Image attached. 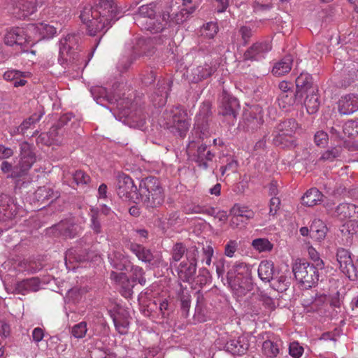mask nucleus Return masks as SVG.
I'll return each instance as SVG.
<instances>
[{"mask_svg":"<svg viewBox=\"0 0 358 358\" xmlns=\"http://www.w3.org/2000/svg\"><path fill=\"white\" fill-rule=\"evenodd\" d=\"M118 13L114 0H99L95 8L85 6L81 10L80 18L86 24L89 35L96 36L106 33L112 23L118 20Z\"/></svg>","mask_w":358,"mask_h":358,"instance_id":"nucleus-1","label":"nucleus"},{"mask_svg":"<svg viewBox=\"0 0 358 358\" xmlns=\"http://www.w3.org/2000/svg\"><path fill=\"white\" fill-rule=\"evenodd\" d=\"M252 270V266L236 262L227 271V283L238 296H245L253 289Z\"/></svg>","mask_w":358,"mask_h":358,"instance_id":"nucleus-2","label":"nucleus"},{"mask_svg":"<svg viewBox=\"0 0 358 358\" xmlns=\"http://www.w3.org/2000/svg\"><path fill=\"white\" fill-rule=\"evenodd\" d=\"M137 203H142L147 209H154L164 201V191L158 178L150 176L143 178L139 185Z\"/></svg>","mask_w":358,"mask_h":358,"instance_id":"nucleus-3","label":"nucleus"},{"mask_svg":"<svg viewBox=\"0 0 358 358\" xmlns=\"http://www.w3.org/2000/svg\"><path fill=\"white\" fill-rule=\"evenodd\" d=\"M298 124L294 119H287L279 122L273 132V143L281 148H293L296 145L294 136Z\"/></svg>","mask_w":358,"mask_h":358,"instance_id":"nucleus-4","label":"nucleus"},{"mask_svg":"<svg viewBox=\"0 0 358 358\" xmlns=\"http://www.w3.org/2000/svg\"><path fill=\"white\" fill-rule=\"evenodd\" d=\"M323 268L301 259L296 260L292 266L295 279L305 289L311 288L317 284L320 271Z\"/></svg>","mask_w":358,"mask_h":358,"instance_id":"nucleus-5","label":"nucleus"},{"mask_svg":"<svg viewBox=\"0 0 358 358\" xmlns=\"http://www.w3.org/2000/svg\"><path fill=\"white\" fill-rule=\"evenodd\" d=\"M163 118L164 127L171 129L172 132H177L182 138L185 136L190 127V122L187 113L184 109L180 106L173 107L164 113Z\"/></svg>","mask_w":358,"mask_h":358,"instance_id":"nucleus-6","label":"nucleus"},{"mask_svg":"<svg viewBox=\"0 0 358 358\" xmlns=\"http://www.w3.org/2000/svg\"><path fill=\"white\" fill-rule=\"evenodd\" d=\"M158 10L157 3L155 2L141 6L134 15L135 23L141 29L156 34L155 24L158 22L159 15H157Z\"/></svg>","mask_w":358,"mask_h":358,"instance_id":"nucleus-7","label":"nucleus"},{"mask_svg":"<svg viewBox=\"0 0 358 358\" xmlns=\"http://www.w3.org/2000/svg\"><path fill=\"white\" fill-rule=\"evenodd\" d=\"M21 206L16 199L6 194L0 195V229H7L14 225L15 217Z\"/></svg>","mask_w":358,"mask_h":358,"instance_id":"nucleus-8","label":"nucleus"},{"mask_svg":"<svg viewBox=\"0 0 358 358\" xmlns=\"http://www.w3.org/2000/svg\"><path fill=\"white\" fill-rule=\"evenodd\" d=\"M199 254V250L195 245L189 247L187 259L181 262L176 267L178 276L183 282H189L193 280L196 271Z\"/></svg>","mask_w":358,"mask_h":358,"instance_id":"nucleus-9","label":"nucleus"},{"mask_svg":"<svg viewBox=\"0 0 358 358\" xmlns=\"http://www.w3.org/2000/svg\"><path fill=\"white\" fill-rule=\"evenodd\" d=\"M240 109L238 99L223 90L220 99L218 114L223 116L227 121L234 123L236 120Z\"/></svg>","mask_w":358,"mask_h":358,"instance_id":"nucleus-10","label":"nucleus"},{"mask_svg":"<svg viewBox=\"0 0 358 358\" xmlns=\"http://www.w3.org/2000/svg\"><path fill=\"white\" fill-rule=\"evenodd\" d=\"M28 33L23 28H12L4 36V45L10 47L15 46L18 50L22 52L27 51L31 41V36L27 35Z\"/></svg>","mask_w":358,"mask_h":358,"instance_id":"nucleus-11","label":"nucleus"},{"mask_svg":"<svg viewBox=\"0 0 358 358\" xmlns=\"http://www.w3.org/2000/svg\"><path fill=\"white\" fill-rule=\"evenodd\" d=\"M116 191L120 198L137 203L138 189L128 175L121 173L117 176Z\"/></svg>","mask_w":358,"mask_h":358,"instance_id":"nucleus-12","label":"nucleus"},{"mask_svg":"<svg viewBox=\"0 0 358 358\" xmlns=\"http://www.w3.org/2000/svg\"><path fill=\"white\" fill-rule=\"evenodd\" d=\"M10 10L18 18H24L35 13L45 0H7Z\"/></svg>","mask_w":358,"mask_h":358,"instance_id":"nucleus-13","label":"nucleus"},{"mask_svg":"<svg viewBox=\"0 0 358 358\" xmlns=\"http://www.w3.org/2000/svg\"><path fill=\"white\" fill-rule=\"evenodd\" d=\"M229 226L232 229L245 227L255 217V212L248 206L235 203L230 210Z\"/></svg>","mask_w":358,"mask_h":358,"instance_id":"nucleus-14","label":"nucleus"},{"mask_svg":"<svg viewBox=\"0 0 358 358\" xmlns=\"http://www.w3.org/2000/svg\"><path fill=\"white\" fill-rule=\"evenodd\" d=\"M81 228L71 220L61 221L47 229V234L55 236H62L65 238H73L80 233Z\"/></svg>","mask_w":358,"mask_h":358,"instance_id":"nucleus-15","label":"nucleus"},{"mask_svg":"<svg viewBox=\"0 0 358 358\" xmlns=\"http://www.w3.org/2000/svg\"><path fill=\"white\" fill-rule=\"evenodd\" d=\"M108 313L113 319L117 331L121 334H127L129 325V312L122 306L115 305L108 310Z\"/></svg>","mask_w":358,"mask_h":358,"instance_id":"nucleus-16","label":"nucleus"},{"mask_svg":"<svg viewBox=\"0 0 358 358\" xmlns=\"http://www.w3.org/2000/svg\"><path fill=\"white\" fill-rule=\"evenodd\" d=\"M336 259L340 269L345 275L349 278L356 276L357 268L348 250L338 248L336 251Z\"/></svg>","mask_w":358,"mask_h":358,"instance_id":"nucleus-17","label":"nucleus"},{"mask_svg":"<svg viewBox=\"0 0 358 358\" xmlns=\"http://www.w3.org/2000/svg\"><path fill=\"white\" fill-rule=\"evenodd\" d=\"M210 136V131L208 128V120H196V127L194 128V134L192 137L187 145V149L189 151L193 150L197 145H199L205 138H208Z\"/></svg>","mask_w":358,"mask_h":358,"instance_id":"nucleus-18","label":"nucleus"},{"mask_svg":"<svg viewBox=\"0 0 358 358\" xmlns=\"http://www.w3.org/2000/svg\"><path fill=\"white\" fill-rule=\"evenodd\" d=\"M215 157V154L208 150L206 144L201 143L197 146L196 152L193 154L192 160L199 169L206 170Z\"/></svg>","mask_w":358,"mask_h":358,"instance_id":"nucleus-19","label":"nucleus"},{"mask_svg":"<svg viewBox=\"0 0 358 358\" xmlns=\"http://www.w3.org/2000/svg\"><path fill=\"white\" fill-rule=\"evenodd\" d=\"M271 50V45L266 41L256 42L250 46L243 54L244 61H259Z\"/></svg>","mask_w":358,"mask_h":358,"instance_id":"nucleus-20","label":"nucleus"},{"mask_svg":"<svg viewBox=\"0 0 358 358\" xmlns=\"http://www.w3.org/2000/svg\"><path fill=\"white\" fill-rule=\"evenodd\" d=\"M340 114L349 115L358 110V95L349 94L341 96L338 102Z\"/></svg>","mask_w":358,"mask_h":358,"instance_id":"nucleus-21","label":"nucleus"},{"mask_svg":"<svg viewBox=\"0 0 358 358\" xmlns=\"http://www.w3.org/2000/svg\"><path fill=\"white\" fill-rule=\"evenodd\" d=\"M173 20H174V12L172 13L171 5L167 4L159 12L158 22H156L155 24L156 34L162 32L167 28L174 26L175 24H173Z\"/></svg>","mask_w":358,"mask_h":358,"instance_id":"nucleus-22","label":"nucleus"},{"mask_svg":"<svg viewBox=\"0 0 358 358\" xmlns=\"http://www.w3.org/2000/svg\"><path fill=\"white\" fill-rule=\"evenodd\" d=\"M108 259L113 268L117 271H127L131 266L129 257L119 250H113L109 252Z\"/></svg>","mask_w":358,"mask_h":358,"instance_id":"nucleus-23","label":"nucleus"},{"mask_svg":"<svg viewBox=\"0 0 358 358\" xmlns=\"http://www.w3.org/2000/svg\"><path fill=\"white\" fill-rule=\"evenodd\" d=\"M157 90L152 95L151 101L155 106L161 107L166 103L170 83L167 80H159Z\"/></svg>","mask_w":358,"mask_h":358,"instance_id":"nucleus-24","label":"nucleus"},{"mask_svg":"<svg viewBox=\"0 0 358 358\" xmlns=\"http://www.w3.org/2000/svg\"><path fill=\"white\" fill-rule=\"evenodd\" d=\"M40 287L38 278H31L17 282L14 287V293L24 295L29 292H36Z\"/></svg>","mask_w":358,"mask_h":358,"instance_id":"nucleus-25","label":"nucleus"},{"mask_svg":"<svg viewBox=\"0 0 358 358\" xmlns=\"http://www.w3.org/2000/svg\"><path fill=\"white\" fill-rule=\"evenodd\" d=\"M127 248L143 262L151 264L154 259L152 251L141 244L131 242Z\"/></svg>","mask_w":358,"mask_h":358,"instance_id":"nucleus-26","label":"nucleus"},{"mask_svg":"<svg viewBox=\"0 0 358 358\" xmlns=\"http://www.w3.org/2000/svg\"><path fill=\"white\" fill-rule=\"evenodd\" d=\"M302 94L297 92H280L278 98V105L280 108L288 110L289 108L297 102L301 101Z\"/></svg>","mask_w":358,"mask_h":358,"instance_id":"nucleus-27","label":"nucleus"},{"mask_svg":"<svg viewBox=\"0 0 358 358\" xmlns=\"http://www.w3.org/2000/svg\"><path fill=\"white\" fill-rule=\"evenodd\" d=\"M245 121L248 127L252 129L259 127L264 122L262 108L258 106L252 107L249 113L245 114Z\"/></svg>","mask_w":358,"mask_h":358,"instance_id":"nucleus-28","label":"nucleus"},{"mask_svg":"<svg viewBox=\"0 0 358 358\" xmlns=\"http://www.w3.org/2000/svg\"><path fill=\"white\" fill-rule=\"evenodd\" d=\"M78 36L76 34H68L60 41L59 57L65 61H68V57L70 55H74L71 52L73 49V45L77 43Z\"/></svg>","mask_w":358,"mask_h":358,"instance_id":"nucleus-29","label":"nucleus"},{"mask_svg":"<svg viewBox=\"0 0 358 358\" xmlns=\"http://www.w3.org/2000/svg\"><path fill=\"white\" fill-rule=\"evenodd\" d=\"M249 347V344L244 338H238L228 341L225 345L226 350L233 355H244Z\"/></svg>","mask_w":358,"mask_h":358,"instance_id":"nucleus-30","label":"nucleus"},{"mask_svg":"<svg viewBox=\"0 0 358 358\" xmlns=\"http://www.w3.org/2000/svg\"><path fill=\"white\" fill-rule=\"evenodd\" d=\"M27 31L29 33H38L42 38H51L56 33V29L50 24L41 23L40 24H31L27 28Z\"/></svg>","mask_w":358,"mask_h":358,"instance_id":"nucleus-31","label":"nucleus"},{"mask_svg":"<svg viewBox=\"0 0 358 358\" xmlns=\"http://www.w3.org/2000/svg\"><path fill=\"white\" fill-rule=\"evenodd\" d=\"M258 275L259 278L266 282H269L273 280L275 275L274 265L271 261H262L258 267Z\"/></svg>","mask_w":358,"mask_h":358,"instance_id":"nucleus-32","label":"nucleus"},{"mask_svg":"<svg viewBox=\"0 0 358 358\" xmlns=\"http://www.w3.org/2000/svg\"><path fill=\"white\" fill-rule=\"evenodd\" d=\"M293 58L290 55L285 56L279 62H276L272 69V73L276 76H282L288 73L292 66Z\"/></svg>","mask_w":358,"mask_h":358,"instance_id":"nucleus-33","label":"nucleus"},{"mask_svg":"<svg viewBox=\"0 0 358 358\" xmlns=\"http://www.w3.org/2000/svg\"><path fill=\"white\" fill-rule=\"evenodd\" d=\"M26 76L27 73L25 72L10 69L3 73V77L5 80L13 82L14 87H18L26 85L27 80H24Z\"/></svg>","mask_w":358,"mask_h":358,"instance_id":"nucleus-34","label":"nucleus"},{"mask_svg":"<svg viewBox=\"0 0 358 358\" xmlns=\"http://www.w3.org/2000/svg\"><path fill=\"white\" fill-rule=\"evenodd\" d=\"M357 206L354 204L343 203H340L335 210L334 215L341 220L354 217L356 213Z\"/></svg>","mask_w":358,"mask_h":358,"instance_id":"nucleus-35","label":"nucleus"},{"mask_svg":"<svg viewBox=\"0 0 358 358\" xmlns=\"http://www.w3.org/2000/svg\"><path fill=\"white\" fill-rule=\"evenodd\" d=\"M281 345L280 340H266L262 344V353L269 358L276 357L280 352Z\"/></svg>","mask_w":358,"mask_h":358,"instance_id":"nucleus-36","label":"nucleus"},{"mask_svg":"<svg viewBox=\"0 0 358 358\" xmlns=\"http://www.w3.org/2000/svg\"><path fill=\"white\" fill-rule=\"evenodd\" d=\"M57 197V192L55 194L53 190L49 187H40L34 192V199L41 204H45L50 199L52 201L54 198Z\"/></svg>","mask_w":358,"mask_h":358,"instance_id":"nucleus-37","label":"nucleus"},{"mask_svg":"<svg viewBox=\"0 0 358 358\" xmlns=\"http://www.w3.org/2000/svg\"><path fill=\"white\" fill-rule=\"evenodd\" d=\"M323 194L317 189L311 188L302 197V203L307 206H313L320 203Z\"/></svg>","mask_w":358,"mask_h":358,"instance_id":"nucleus-38","label":"nucleus"},{"mask_svg":"<svg viewBox=\"0 0 358 358\" xmlns=\"http://www.w3.org/2000/svg\"><path fill=\"white\" fill-rule=\"evenodd\" d=\"M313 78L308 73H301L296 79L297 93L302 94L312 87Z\"/></svg>","mask_w":358,"mask_h":358,"instance_id":"nucleus-39","label":"nucleus"},{"mask_svg":"<svg viewBox=\"0 0 358 358\" xmlns=\"http://www.w3.org/2000/svg\"><path fill=\"white\" fill-rule=\"evenodd\" d=\"M327 227L322 221L315 220L310 229V236L318 241L323 240L327 234Z\"/></svg>","mask_w":358,"mask_h":358,"instance_id":"nucleus-40","label":"nucleus"},{"mask_svg":"<svg viewBox=\"0 0 358 358\" xmlns=\"http://www.w3.org/2000/svg\"><path fill=\"white\" fill-rule=\"evenodd\" d=\"M189 250V248H187L182 243H176L171 250V258L170 259V266L173 267L176 266V263L178 262L182 257L185 255L187 258V252Z\"/></svg>","mask_w":358,"mask_h":358,"instance_id":"nucleus-41","label":"nucleus"},{"mask_svg":"<svg viewBox=\"0 0 358 358\" xmlns=\"http://www.w3.org/2000/svg\"><path fill=\"white\" fill-rule=\"evenodd\" d=\"M35 162L36 158L24 159L20 157L18 164L15 166V169L13 171V177L17 178L24 175L31 168Z\"/></svg>","mask_w":358,"mask_h":358,"instance_id":"nucleus-42","label":"nucleus"},{"mask_svg":"<svg viewBox=\"0 0 358 358\" xmlns=\"http://www.w3.org/2000/svg\"><path fill=\"white\" fill-rule=\"evenodd\" d=\"M91 93L96 103L101 105H103L104 101H106L110 103H113L117 101V99L110 96L108 94L106 89L102 87H96L92 88L91 90Z\"/></svg>","mask_w":358,"mask_h":358,"instance_id":"nucleus-43","label":"nucleus"},{"mask_svg":"<svg viewBox=\"0 0 358 358\" xmlns=\"http://www.w3.org/2000/svg\"><path fill=\"white\" fill-rule=\"evenodd\" d=\"M44 115V112L40 111L39 113H35L32 115H31L27 119H25L21 124L16 128V131L14 133L22 134H24L25 131L31 128V125L37 123L41 119L43 115Z\"/></svg>","mask_w":358,"mask_h":358,"instance_id":"nucleus-44","label":"nucleus"},{"mask_svg":"<svg viewBox=\"0 0 358 358\" xmlns=\"http://www.w3.org/2000/svg\"><path fill=\"white\" fill-rule=\"evenodd\" d=\"M62 133L63 129L62 126L58 124L57 125H53L47 134H41L39 138L44 139L45 136H48L49 140L48 141L45 142V143H59L62 142L61 135Z\"/></svg>","mask_w":358,"mask_h":358,"instance_id":"nucleus-45","label":"nucleus"},{"mask_svg":"<svg viewBox=\"0 0 358 358\" xmlns=\"http://www.w3.org/2000/svg\"><path fill=\"white\" fill-rule=\"evenodd\" d=\"M90 217V227L93 231L94 234H99L102 233V226L99 208L94 207L91 208Z\"/></svg>","mask_w":358,"mask_h":358,"instance_id":"nucleus-46","label":"nucleus"},{"mask_svg":"<svg viewBox=\"0 0 358 358\" xmlns=\"http://www.w3.org/2000/svg\"><path fill=\"white\" fill-rule=\"evenodd\" d=\"M197 6L194 4V6L189 7L188 8H182L178 12H174V20L173 24L175 25H178L182 24L185 22L189 16L194 12Z\"/></svg>","mask_w":358,"mask_h":358,"instance_id":"nucleus-47","label":"nucleus"},{"mask_svg":"<svg viewBox=\"0 0 358 358\" xmlns=\"http://www.w3.org/2000/svg\"><path fill=\"white\" fill-rule=\"evenodd\" d=\"M320 104L318 96L314 93L307 95L304 101V105L309 114L315 113L319 109Z\"/></svg>","mask_w":358,"mask_h":358,"instance_id":"nucleus-48","label":"nucleus"},{"mask_svg":"<svg viewBox=\"0 0 358 358\" xmlns=\"http://www.w3.org/2000/svg\"><path fill=\"white\" fill-rule=\"evenodd\" d=\"M342 132L345 137L353 138L358 135V121H348L342 126Z\"/></svg>","mask_w":358,"mask_h":358,"instance_id":"nucleus-49","label":"nucleus"},{"mask_svg":"<svg viewBox=\"0 0 358 358\" xmlns=\"http://www.w3.org/2000/svg\"><path fill=\"white\" fill-rule=\"evenodd\" d=\"M342 151L343 148L341 146L332 147L322 154L320 160L333 162L341 156Z\"/></svg>","mask_w":358,"mask_h":358,"instance_id":"nucleus-50","label":"nucleus"},{"mask_svg":"<svg viewBox=\"0 0 358 358\" xmlns=\"http://www.w3.org/2000/svg\"><path fill=\"white\" fill-rule=\"evenodd\" d=\"M131 273L132 282H137L141 285H145L146 279L145 278V271L141 266L131 265L129 266Z\"/></svg>","mask_w":358,"mask_h":358,"instance_id":"nucleus-51","label":"nucleus"},{"mask_svg":"<svg viewBox=\"0 0 358 358\" xmlns=\"http://www.w3.org/2000/svg\"><path fill=\"white\" fill-rule=\"evenodd\" d=\"M252 245L259 252L270 251L273 248V245L266 238H257L252 241Z\"/></svg>","mask_w":358,"mask_h":358,"instance_id":"nucleus-52","label":"nucleus"},{"mask_svg":"<svg viewBox=\"0 0 358 358\" xmlns=\"http://www.w3.org/2000/svg\"><path fill=\"white\" fill-rule=\"evenodd\" d=\"M253 30L248 26L243 25L239 27L238 29V36H241V40L242 41V45H247L252 36H253Z\"/></svg>","mask_w":358,"mask_h":358,"instance_id":"nucleus-53","label":"nucleus"},{"mask_svg":"<svg viewBox=\"0 0 358 358\" xmlns=\"http://www.w3.org/2000/svg\"><path fill=\"white\" fill-rule=\"evenodd\" d=\"M71 334L76 338H83L85 336L87 332V327L86 322H80L75 324L71 328Z\"/></svg>","mask_w":358,"mask_h":358,"instance_id":"nucleus-54","label":"nucleus"},{"mask_svg":"<svg viewBox=\"0 0 358 358\" xmlns=\"http://www.w3.org/2000/svg\"><path fill=\"white\" fill-rule=\"evenodd\" d=\"M120 286V293L125 298H129L132 296L134 284L129 280L128 277L125 278L122 282H119Z\"/></svg>","mask_w":358,"mask_h":358,"instance_id":"nucleus-55","label":"nucleus"},{"mask_svg":"<svg viewBox=\"0 0 358 358\" xmlns=\"http://www.w3.org/2000/svg\"><path fill=\"white\" fill-rule=\"evenodd\" d=\"M238 163L233 157L227 158L226 164L220 167L222 176H224L227 171L235 173L237 171Z\"/></svg>","mask_w":358,"mask_h":358,"instance_id":"nucleus-56","label":"nucleus"},{"mask_svg":"<svg viewBox=\"0 0 358 358\" xmlns=\"http://www.w3.org/2000/svg\"><path fill=\"white\" fill-rule=\"evenodd\" d=\"M72 178L75 183L79 185H87L90 182V177L82 170H77L72 173Z\"/></svg>","mask_w":358,"mask_h":358,"instance_id":"nucleus-57","label":"nucleus"},{"mask_svg":"<svg viewBox=\"0 0 358 358\" xmlns=\"http://www.w3.org/2000/svg\"><path fill=\"white\" fill-rule=\"evenodd\" d=\"M287 277L285 275H281L280 276L278 277L277 278H275L273 277V280H271L272 283L271 286L272 287L280 292H282L287 289V283L286 282Z\"/></svg>","mask_w":358,"mask_h":358,"instance_id":"nucleus-58","label":"nucleus"},{"mask_svg":"<svg viewBox=\"0 0 358 358\" xmlns=\"http://www.w3.org/2000/svg\"><path fill=\"white\" fill-rule=\"evenodd\" d=\"M217 31L218 27L217 24L210 22L203 26L202 34L208 38H213Z\"/></svg>","mask_w":358,"mask_h":358,"instance_id":"nucleus-59","label":"nucleus"},{"mask_svg":"<svg viewBox=\"0 0 358 358\" xmlns=\"http://www.w3.org/2000/svg\"><path fill=\"white\" fill-rule=\"evenodd\" d=\"M211 104L208 101H205L200 107L199 113L196 116V120H203V121L208 120V117L211 115Z\"/></svg>","mask_w":358,"mask_h":358,"instance_id":"nucleus-60","label":"nucleus"},{"mask_svg":"<svg viewBox=\"0 0 358 358\" xmlns=\"http://www.w3.org/2000/svg\"><path fill=\"white\" fill-rule=\"evenodd\" d=\"M308 253L315 266L319 268H324V262L320 259L319 253L313 246L308 247Z\"/></svg>","mask_w":358,"mask_h":358,"instance_id":"nucleus-61","label":"nucleus"},{"mask_svg":"<svg viewBox=\"0 0 358 358\" xmlns=\"http://www.w3.org/2000/svg\"><path fill=\"white\" fill-rule=\"evenodd\" d=\"M20 157L25 158H36L32 146L27 142H22L20 145Z\"/></svg>","mask_w":358,"mask_h":358,"instance_id":"nucleus-62","label":"nucleus"},{"mask_svg":"<svg viewBox=\"0 0 358 358\" xmlns=\"http://www.w3.org/2000/svg\"><path fill=\"white\" fill-rule=\"evenodd\" d=\"M303 353V348L297 341L289 344V354L294 358H299Z\"/></svg>","mask_w":358,"mask_h":358,"instance_id":"nucleus-63","label":"nucleus"},{"mask_svg":"<svg viewBox=\"0 0 358 358\" xmlns=\"http://www.w3.org/2000/svg\"><path fill=\"white\" fill-rule=\"evenodd\" d=\"M195 73L199 79H205L212 75L213 69L208 64L200 66L195 69Z\"/></svg>","mask_w":358,"mask_h":358,"instance_id":"nucleus-64","label":"nucleus"}]
</instances>
